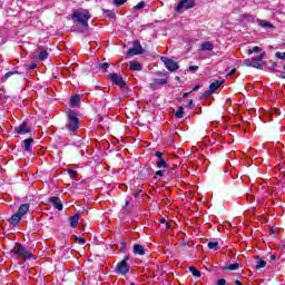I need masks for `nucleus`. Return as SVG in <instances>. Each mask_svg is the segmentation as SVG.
<instances>
[{
    "instance_id": "obj_23",
    "label": "nucleus",
    "mask_w": 285,
    "mask_h": 285,
    "mask_svg": "<svg viewBox=\"0 0 285 285\" xmlns=\"http://www.w3.org/2000/svg\"><path fill=\"white\" fill-rule=\"evenodd\" d=\"M207 248H209V250H219V242H209Z\"/></svg>"
},
{
    "instance_id": "obj_7",
    "label": "nucleus",
    "mask_w": 285,
    "mask_h": 285,
    "mask_svg": "<svg viewBox=\"0 0 285 285\" xmlns=\"http://www.w3.org/2000/svg\"><path fill=\"white\" fill-rule=\"evenodd\" d=\"M160 61L165 65V68L169 70V72H175V70H179V63L168 57H161Z\"/></svg>"
},
{
    "instance_id": "obj_45",
    "label": "nucleus",
    "mask_w": 285,
    "mask_h": 285,
    "mask_svg": "<svg viewBox=\"0 0 285 285\" xmlns=\"http://www.w3.org/2000/svg\"><path fill=\"white\" fill-rule=\"evenodd\" d=\"M155 157H157L158 159H164V153H161V151H157L156 154H155Z\"/></svg>"
},
{
    "instance_id": "obj_29",
    "label": "nucleus",
    "mask_w": 285,
    "mask_h": 285,
    "mask_svg": "<svg viewBox=\"0 0 285 285\" xmlns=\"http://www.w3.org/2000/svg\"><path fill=\"white\" fill-rule=\"evenodd\" d=\"M257 21L261 28H273V24L269 21H266V20H257Z\"/></svg>"
},
{
    "instance_id": "obj_30",
    "label": "nucleus",
    "mask_w": 285,
    "mask_h": 285,
    "mask_svg": "<svg viewBox=\"0 0 285 285\" xmlns=\"http://www.w3.org/2000/svg\"><path fill=\"white\" fill-rule=\"evenodd\" d=\"M175 115H176V119H184V107L179 106Z\"/></svg>"
},
{
    "instance_id": "obj_35",
    "label": "nucleus",
    "mask_w": 285,
    "mask_h": 285,
    "mask_svg": "<svg viewBox=\"0 0 285 285\" xmlns=\"http://www.w3.org/2000/svg\"><path fill=\"white\" fill-rule=\"evenodd\" d=\"M13 75H21V72L14 70V71H8L7 73H4L3 78L6 80H8L9 77H12Z\"/></svg>"
},
{
    "instance_id": "obj_5",
    "label": "nucleus",
    "mask_w": 285,
    "mask_h": 285,
    "mask_svg": "<svg viewBox=\"0 0 285 285\" xmlns=\"http://www.w3.org/2000/svg\"><path fill=\"white\" fill-rule=\"evenodd\" d=\"M14 257H22V259H32V253L23 245H18L13 252Z\"/></svg>"
},
{
    "instance_id": "obj_25",
    "label": "nucleus",
    "mask_w": 285,
    "mask_h": 285,
    "mask_svg": "<svg viewBox=\"0 0 285 285\" xmlns=\"http://www.w3.org/2000/svg\"><path fill=\"white\" fill-rule=\"evenodd\" d=\"M134 49L138 50L140 55H144V48L141 47V42L139 40L134 41Z\"/></svg>"
},
{
    "instance_id": "obj_20",
    "label": "nucleus",
    "mask_w": 285,
    "mask_h": 285,
    "mask_svg": "<svg viewBox=\"0 0 285 285\" xmlns=\"http://www.w3.org/2000/svg\"><path fill=\"white\" fill-rule=\"evenodd\" d=\"M261 268H266V261L262 259L259 256L256 257L255 269L259 271Z\"/></svg>"
},
{
    "instance_id": "obj_10",
    "label": "nucleus",
    "mask_w": 285,
    "mask_h": 285,
    "mask_svg": "<svg viewBox=\"0 0 285 285\" xmlns=\"http://www.w3.org/2000/svg\"><path fill=\"white\" fill-rule=\"evenodd\" d=\"M32 144H35V139L27 138L21 141V148L24 150V153H29V155H32Z\"/></svg>"
},
{
    "instance_id": "obj_4",
    "label": "nucleus",
    "mask_w": 285,
    "mask_h": 285,
    "mask_svg": "<svg viewBox=\"0 0 285 285\" xmlns=\"http://www.w3.org/2000/svg\"><path fill=\"white\" fill-rule=\"evenodd\" d=\"M195 7V0H179L177 7H175V12L181 14L184 10H190Z\"/></svg>"
},
{
    "instance_id": "obj_22",
    "label": "nucleus",
    "mask_w": 285,
    "mask_h": 285,
    "mask_svg": "<svg viewBox=\"0 0 285 285\" xmlns=\"http://www.w3.org/2000/svg\"><path fill=\"white\" fill-rule=\"evenodd\" d=\"M79 101H81L80 95H73L70 98V106H79Z\"/></svg>"
},
{
    "instance_id": "obj_60",
    "label": "nucleus",
    "mask_w": 285,
    "mask_h": 285,
    "mask_svg": "<svg viewBox=\"0 0 285 285\" xmlns=\"http://www.w3.org/2000/svg\"><path fill=\"white\" fill-rule=\"evenodd\" d=\"M233 72H235V69L232 70V75H233Z\"/></svg>"
},
{
    "instance_id": "obj_31",
    "label": "nucleus",
    "mask_w": 285,
    "mask_h": 285,
    "mask_svg": "<svg viewBox=\"0 0 285 285\" xmlns=\"http://www.w3.org/2000/svg\"><path fill=\"white\" fill-rule=\"evenodd\" d=\"M189 273H191V275L194 276V277H202V272H199L197 268H195V267H189Z\"/></svg>"
},
{
    "instance_id": "obj_13",
    "label": "nucleus",
    "mask_w": 285,
    "mask_h": 285,
    "mask_svg": "<svg viewBox=\"0 0 285 285\" xmlns=\"http://www.w3.org/2000/svg\"><path fill=\"white\" fill-rule=\"evenodd\" d=\"M264 66H266L265 61H261L258 57L252 59V68H256L257 70H263Z\"/></svg>"
},
{
    "instance_id": "obj_6",
    "label": "nucleus",
    "mask_w": 285,
    "mask_h": 285,
    "mask_svg": "<svg viewBox=\"0 0 285 285\" xmlns=\"http://www.w3.org/2000/svg\"><path fill=\"white\" fill-rule=\"evenodd\" d=\"M128 259H130V256H125L124 259L117 264L116 273L119 275H127V273L130 271V266H128Z\"/></svg>"
},
{
    "instance_id": "obj_18",
    "label": "nucleus",
    "mask_w": 285,
    "mask_h": 285,
    "mask_svg": "<svg viewBox=\"0 0 285 285\" xmlns=\"http://www.w3.org/2000/svg\"><path fill=\"white\" fill-rule=\"evenodd\" d=\"M69 222H70L71 228H77V226L79 225V214H75L73 216H71L69 218Z\"/></svg>"
},
{
    "instance_id": "obj_3",
    "label": "nucleus",
    "mask_w": 285,
    "mask_h": 285,
    "mask_svg": "<svg viewBox=\"0 0 285 285\" xmlns=\"http://www.w3.org/2000/svg\"><path fill=\"white\" fill-rule=\"evenodd\" d=\"M67 117L69 121L67 122L66 128L71 135H75V132L79 130V117H77V112L75 110H69L67 112Z\"/></svg>"
},
{
    "instance_id": "obj_8",
    "label": "nucleus",
    "mask_w": 285,
    "mask_h": 285,
    "mask_svg": "<svg viewBox=\"0 0 285 285\" xmlns=\"http://www.w3.org/2000/svg\"><path fill=\"white\" fill-rule=\"evenodd\" d=\"M14 135H28L32 132V128L28 125V122L23 121L18 127H14L13 129Z\"/></svg>"
},
{
    "instance_id": "obj_58",
    "label": "nucleus",
    "mask_w": 285,
    "mask_h": 285,
    "mask_svg": "<svg viewBox=\"0 0 285 285\" xmlns=\"http://www.w3.org/2000/svg\"><path fill=\"white\" fill-rule=\"evenodd\" d=\"M176 80L179 81V77L178 76L176 77Z\"/></svg>"
},
{
    "instance_id": "obj_52",
    "label": "nucleus",
    "mask_w": 285,
    "mask_h": 285,
    "mask_svg": "<svg viewBox=\"0 0 285 285\" xmlns=\"http://www.w3.org/2000/svg\"><path fill=\"white\" fill-rule=\"evenodd\" d=\"M188 95H193V91L185 92V94L183 95V98L186 99V97H188Z\"/></svg>"
},
{
    "instance_id": "obj_38",
    "label": "nucleus",
    "mask_w": 285,
    "mask_h": 285,
    "mask_svg": "<svg viewBox=\"0 0 285 285\" xmlns=\"http://www.w3.org/2000/svg\"><path fill=\"white\" fill-rule=\"evenodd\" d=\"M243 63L244 66H247V68H253V59H245Z\"/></svg>"
},
{
    "instance_id": "obj_12",
    "label": "nucleus",
    "mask_w": 285,
    "mask_h": 285,
    "mask_svg": "<svg viewBox=\"0 0 285 285\" xmlns=\"http://www.w3.org/2000/svg\"><path fill=\"white\" fill-rule=\"evenodd\" d=\"M49 204H51L57 210H63V204L59 197H50L48 199Z\"/></svg>"
},
{
    "instance_id": "obj_21",
    "label": "nucleus",
    "mask_w": 285,
    "mask_h": 285,
    "mask_svg": "<svg viewBox=\"0 0 285 285\" xmlns=\"http://www.w3.org/2000/svg\"><path fill=\"white\" fill-rule=\"evenodd\" d=\"M129 68H130V70H134V71H136V72H139V71H141V63H139V62H137V61H130L129 62Z\"/></svg>"
},
{
    "instance_id": "obj_48",
    "label": "nucleus",
    "mask_w": 285,
    "mask_h": 285,
    "mask_svg": "<svg viewBox=\"0 0 285 285\" xmlns=\"http://www.w3.org/2000/svg\"><path fill=\"white\" fill-rule=\"evenodd\" d=\"M160 224H165L167 229L170 228V225L168 224V222H166V218H161Z\"/></svg>"
},
{
    "instance_id": "obj_42",
    "label": "nucleus",
    "mask_w": 285,
    "mask_h": 285,
    "mask_svg": "<svg viewBox=\"0 0 285 285\" xmlns=\"http://www.w3.org/2000/svg\"><path fill=\"white\" fill-rule=\"evenodd\" d=\"M275 58L276 59H282V60H285V52H279V51H277L276 53H275Z\"/></svg>"
},
{
    "instance_id": "obj_54",
    "label": "nucleus",
    "mask_w": 285,
    "mask_h": 285,
    "mask_svg": "<svg viewBox=\"0 0 285 285\" xmlns=\"http://www.w3.org/2000/svg\"><path fill=\"white\" fill-rule=\"evenodd\" d=\"M269 259H271V262H275V261L277 259V256L271 255V256H269Z\"/></svg>"
},
{
    "instance_id": "obj_43",
    "label": "nucleus",
    "mask_w": 285,
    "mask_h": 285,
    "mask_svg": "<svg viewBox=\"0 0 285 285\" xmlns=\"http://www.w3.org/2000/svg\"><path fill=\"white\" fill-rule=\"evenodd\" d=\"M120 250H121V253H126V250H127L126 242L125 240L120 242Z\"/></svg>"
},
{
    "instance_id": "obj_19",
    "label": "nucleus",
    "mask_w": 285,
    "mask_h": 285,
    "mask_svg": "<svg viewBox=\"0 0 285 285\" xmlns=\"http://www.w3.org/2000/svg\"><path fill=\"white\" fill-rule=\"evenodd\" d=\"M215 48V46L213 45V42H210V41H206V42H203L202 45H200V50H203V51H210V50H213Z\"/></svg>"
},
{
    "instance_id": "obj_36",
    "label": "nucleus",
    "mask_w": 285,
    "mask_h": 285,
    "mask_svg": "<svg viewBox=\"0 0 285 285\" xmlns=\"http://www.w3.org/2000/svg\"><path fill=\"white\" fill-rule=\"evenodd\" d=\"M243 21H253V16L250 13H244L242 16Z\"/></svg>"
},
{
    "instance_id": "obj_41",
    "label": "nucleus",
    "mask_w": 285,
    "mask_h": 285,
    "mask_svg": "<svg viewBox=\"0 0 285 285\" xmlns=\"http://www.w3.org/2000/svg\"><path fill=\"white\" fill-rule=\"evenodd\" d=\"M164 173H168V170H158L156 171L154 179H157V177H164Z\"/></svg>"
},
{
    "instance_id": "obj_51",
    "label": "nucleus",
    "mask_w": 285,
    "mask_h": 285,
    "mask_svg": "<svg viewBox=\"0 0 285 285\" xmlns=\"http://www.w3.org/2000/svg\"><path fill=\"white\" fill-rule=\"evenodd\" d=\"M199 88H202V86L196 85L193 90H190V92H197V90H199Z\"/></svg>"
},
{
    "instance_id": "obj_34",
    "label": "nucleus",
    "mask_w": 285,
    "mask_h": 285,
    "mask_svg": "<svg viewBox=\"0 0 285 285\" xmlns=\"http://www.w3.org/2000/svg\"><path fill=\"white\" fill-rule=\"evenodd\" d=\"M257 52H262V48L256 46L253 49H248L247 55H255Z\"/></svg>"
},
{
    "instance_id": "obj_16",
    "label": "nucleus",
    "mask_w": 285,
    "mask_h": 285,
    "mask_svg": "<svg viewBox=\"0 0 285 285\" xmlns=\"http://www.w3.org/2000/svg\"><path fill=\"white\" fill-rule=\"evenodd\" d=\"M50 53H48V50H46V48L39 47L38 57L40 61H46V59H48Z\"/></svg>"
},
{
    "instance_id": "obj_50",
    "label": "nucleus",
    "mask_w": 285,
    "mask_h": 285,
    "mask_svg": "<svg viewBox=\"0 0 285 285\" xmlns=\"http://www.w3.org/2000/svg\"><path fill=\"white\" fill-rule=\"evenodd\" d=\"M217 285H226V279L224 278L218 279Z\"/></svg>"
},
{
    "instance_id": "obj_55",
    "label": "nucleus",
    "mask_w": 285,
    "mask_h": 285,
    "mask_svg": "<svg viewBox=\"0 0 285 285\" xmlns=\"http://www.w3.org/2000/svg\"><path fill=\"white\" fill-rule=\"evenodd\" d=\"M69 175L72 177V175H77V171L70 169V170H69Z\"/></svg>"
},
{
    "instance_id": "obj_24",
    "label": "nucleus",
    "mask_w": 285,
    "mask_h": 285,
    "mask_svg": "<svg viewBox=\"0 0 285 285\" xmlns=\"http://www.w3.org/2000/svg\"><path fill=\"white\" fill-rule=\"evenodd\" d=\"M239 269V263H233L228 266L223 267V271H238Z\"/></svg>"
},
{
    "instance_id": "obj_61",
    "label": "nucleus",
    "mask_w": 285,
    "mask_h": 285,
    "mask_svg": "<svg viewBox=\"0 0 285 285\" xmlns=\"http://www.w3.org/2000/svg\"><path fill=\"white\" fill-rule=\"evenodd\" d=\"M129 285H136L135 283H130Z\"/></svg>"
},
{
    "instance_id": "obj_49",
    "label": "nucleus",
    "mask_w": 285,
    "mask_h": 285,
    "mask_svg": "<svg viewBox=\"0 0 285 285\" xmlns=\"http://www.w3.org/2000/svg\"><path fill=\"white\" fill-rule=\"evenodd\" d=\"M264 57H266V51H263V52H261L259 56H257V58H258L261 61H263Z\"/></svg>"
},
{
    "instance_id": "obj_44",
    "label": "nucleus",
    "mask_w": 285,
    "mask_h": 285,
    "mask_svg": "<svg viewBox=\"0 0 285 285\" xmlns=\"http://www.w3.org/2000/svg\"><path fill=\"white\" fill-rule=\"evenodd\" d=\"M197 70H199V66H189L190 72H197Z\"/></svg>"
},
{
    "instance_id": "obj_15",
    "label": "nucleus",
    "mask_w": 285,
    "mask_h": 285,
    "mask_svg": "<svg viewBox=\"0 0 285 285\" xmlns=\"http://www.w3.org/2000/svg\"><path fill=\"white\" fill-rule=\"evenodd\" d=\"M223 83H224V79L216 80V81L212 82L209 85V91L212 94L215 92L217 89H219L222 87Z\"/></svg>"
},
{
    "instance_id": "obj_1",
    "label": "nucleus",
    "mask_w": 285,
    "mask_h": 285,
    "mask_svg": "<svg viewBox=\"0 0 285 285\" xmlns=\"http://www.w3.org/2000/svg\"><path fill=\"white\" fill-rule=\"evenodd\" d=\"M71 19L73 23H76V26H81L83 28L82 32H88V30H90L88 21L92 19V14H90V11H88V9H76L71 13Z\"/></svg>"
},
{
    "instance_id": "obj_39",
    "label": "nucleus",
    "mask_w": 285,
    "mask_h": 285,
    "mask_svg": "<svg viewBox=\"0 0 285 285\" xmlns=\"http://www.w3.org/2000/svg\"><path fill=\"white\" fill-rule=\"evenodd\" d=\"M135 10H141L144 8H146V2L144 1H140L136 7H134Z\"/></svg>"
},
{
    "instance_id": "obj_56",
    "label": "nucleus",
    "mask_w": 285,
    "mask_h": 285,
    "mask_svg": "<svg viewBox=\"0 0 285 285\" xmlns=\"http://www.w3.org/2000/svg\"><path fill=\"white\" fill-rule=\"evenodd\" d=\"M129 205H130V202L127 200V202L125 203V206L128 207Z\"/></svg>"
},
{
    "instance_id": "obj_11",
    "label": "nucleus",
    "mask_w": 285,
    "mask_h": 285,
    "mask_svg": "<svg viewBox=\"0 0 285 285\" xmlns=\"http://www.w3.org/2000/svg\"><path fill=\"white\" fill-rule=\"evenodd\" d=\"M269 70L272 72H277L276 76L279 77V79H285V71L279 70V63L277 62H271Z\"/></svg>"
},
{
    "instance_id": "obj_53",
    "label": "nucleus",
    "mask_w": 285,
    "mask_h": 285,
    "mask_svg": "<svg viewBox=\"0 0 285 285\" xmlns=\"http://www.w3.org/2000/svg\"><path fill=\"white\" fill-rule=\"evenodd\" d=\"M193 106V99L187 100V108H190Z\"/></svg>"
},
{
    "instance_id": "obj_14",
    "label": "nucleus",
    "mask_w": 285,
    "mask_h": 285,
    "mask_svg": "<svg viewBox=\"0 0 285 285\" xmlns=\"http://www.w3.org/2000/svg\"><path fill=\"white\" fill-rule=\"evenodd\" d=\"M157 168H166L165 170H167L168 175H175V168L168 167V164L165 159H161L157 163Z\"/></svg>"
},
{
    "instance_id": "obj_2",
    "label": "nucleus",
    "mask_w": 285,
    "mask_h": 285,
    "mask_svg": "<svg viewBox=\"0 0 285 285\" xmlns=\"http://www.w3.org/2000/svg\"><path fill=\"white\" fill-rule=\"evenodd\" d=\"M28 213H30V204L24 203L20 205L18 212L9 218V224H11V226H19V222H21Z\"/></svg>"
},
{
    "instance_id": "obj_26",
    "label": "nucleus",
    "mask_w": 285,
    "mask_h": 285,
    "mask_svg": "<svg viewBox=\"0 0 285 285\" xmlns=\"http://www.w3.org/2000/svg\"><path fill=\"white\" fill-rule=\"evenodd\" d=\"M96 68H98V70H102V72H106L110 68V65L108 62H101L98 63Z\"/></svg>"
},
{
    "instance_id": "obj_46",
    "label": "nucleus",
    "mask_w": 285,
    "mask_h": 285,
    "mask_svg": "<svg viewBox=\"0 0 285 285\" xmlns=\"http://www.w3.org/2000/svg\"><path fill=\"white\" fill-rule=\"evenodd\" d=\"M37 69V63H31L27 67V70H36Z\"/></svg>"
},
{
    "instance_id": "obj_57",
    "label": "nucleus",
    "mask_w": 285,
    "mask_h": 285,
    "mask_svg": "<svg viewBox=\"0 0 285 285\" xmlns=\"http://www.w3.org/2000/svg\"><path fill=\"white\" fill-rule=\"evenodd\" d=\"M134 197H139V193H136V194L134 195Z\"/></svg>"
},
{
    "instance_id": "obj_59",
    "label": "nucleus",
    "mask_w": 285,
    "mask_h": 285,
    "mask_svg": "<svg viewBox=\"0 0 285 285\" xmlns=\"http://www.w3.org/2000/svg\"><path fill=\"white\" fill-rule=\"evenodd\" d=\"M283 70H285V63L283 65Z\"/></svg>"
},
{
    "instance_id": "obj_47",
    "label": "nucleus",
    "mask_w": 285,
    "mask_h": 285,
    "mask_svg": "<svg viewBox=\"0 0 285 285\" xmlns=\"http://www.w3.org/2000/svg\"><path fill=\"white\" fill-rule=\"evenodd\" d=\"M151 90H157V83H155V80L153 79V82L149 85Z\"/></svg>"
},
{
    "instance_id": "obj_32",
    "label": "nucleus",
    "mask_w": 285,
    "mask_h": 285,
    "mask_svg": "<svg viewBox=\"0 0 285 285\" xmlns=\"http://www.w3.org/2000/svg\"><path fill=\"white\" fill-rule=\"evenodd\" d=\"M137 55H141V53H140V52H138V50H137V49H135V47H134V48L128 49V51H127V57H135V56H137Z\"/></svg>"
},
{
    "instance_id": "obj_40",
    "label": "nucleus",
    "mask_w": 285,
    "mask_h": 285,
    "mask_svg": "<svg viewBox=\"0 0 285 285\" xmlns=\"http://www.w3.org/2000/svg\"><path fill=\"white\" fill-rule=\"evenodd\" d=\"M210 95H213V92L209 90L205 91L202 96L200 99H208V97H210Z\"/></svg>"
},
{
    "instance_id": "obj_33",
    "label": "nucleus",
    "mask_w": 285,
    "mask_h": 285,
    "mask_svg": "<svg viewBox=\"0 0 285 285\" xmlns=\"http://www.w3.org/2000/svg\"><path fill=\"white\" fill-rule=\"evenodd\" d=\"M124 3H128V0H114L112 6L116 8H120V6H124Z\"/></svg>"
},
{
    "instance_id": "obj_9",
    "label": "nucleus",
    "mask_w": 285,
    "mask_h": 285,
    "mask_svg": "<svg viewBox=\"0 0 285 285\" xmlns=\"http://www.w3.org/2000/svg\"><path fill=\"white\" fill-rule=\"evenodd\" d=\"M110 81L115 83V86H119V88H127L126 80L119 73H110Z\"/></svg>"
},
{
    "instance_id": "obj_28",
    "label": "nucleus",
    "mask_w": 285,
    "mask_h": 285,
    "mask_svg": "<svg viewBox=\"0 0 285 285\" xmlns=\"http://www.w3.org/2000/svg\"><path fill=\"white\" fill-rule=\"evenodd\" d=\"M102 14H106L108 19H115L117 17L114 11L108 9H102Z\"/></svg>"
},
{
    "instance_id": "obj_37",
    "label": "nucleus",
    "mask_w": 285,
    "mask_h": 285,
    "mask_svg": "<svg viewBox=\"0 0 285 285\" xmlns=\"http://www.w3.org/2000/svg\"><path fill=\"white\" fill-rule=\"evenodd\" d=\"M75 242H77L78 244H81V246H83V244H86V238L83 237H77L73 236Z\"/></svg>"
},
{
    "instance_id": "obj_27",
    "label": "nucleus",
    "mask_w": 285,
    "mask_h": 285,
    "mask_svg": "<svg viewBox=\"0 0 285 285\" xmlns=\"http://www.w3.org/2000/svg\"><path fill=\"white\" fill-rule=\"evenodd\" d=\"M154 80L157 86H166L168 83V79L166 78H154Z\"/></svg>"
},
{
    "instance_id": "obj_17",
    "label": "nucleus",
    "mask_w": 285,
    "mask_h": 285,
    "mask_svg": "<svg viewBox=\"0 0 285 285\" xmlns=\"http://www.w3.org/2000/svg\"><path fill=\"white\" fill-rule=\"evenodd\" d=\"M134 255H146V249L140 244H135Z\"/></svg>"
}]
</instances>
